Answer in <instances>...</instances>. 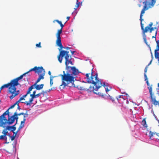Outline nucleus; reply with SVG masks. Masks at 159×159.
I'll return each instance as SVG.
<instances>
[{"instance_id": "nucleus-31", "label": "nucleus", "mask_w": 159, "mask_h": 159, "mask_svg": "<svg viewBox=\"0 0 159 159\" xmlns=\"http://www.w3.org/2000/svg\"><path fill=\"white\" fill-rule=\"evenodd\" d=\"M152 25H153L152 23L151 22L149 24L148 26H146V27H149V28H150L152 26Z\"/></svg>"}, {"instance_id": "nucleus-32", "label": "nucleus", "mask_w": 159, "mask_h": 159, "mask_svg": "<svg viewBox=\"0 0 159 159\" xmlns=\"http://www.w3.org/2000/svg\"><path fill=\"white\" fill-rule=\"evenodd\" d=\"M56 21L60 25L62 24L61 22V21H59L58 20H56Z\"/></svg>"}, {"instance_id": "nucleus-35", "label": "nucleus", "mask_w": 159, "mask_h": 159, "mask_svg": "<svg viewBox=\"0 0 159 159\" xmlns=\"http://www.w3.org/2000/svg\"><path fill=\"white\" fill-rule=\"evenodd\" d=\"M101 82L102 83V86H103L104 87H105L107 86V84H106L104 82L102 84V82L101 81Z\"/></svg>"}, {"instance_id": "nucleus-26", "label": "nucleus", "mask_w": 159, "mask_h": 159, "mask_svg": "<svg viewBox=\"0 0 159 159\" xmlns=\"http://www.w3.org/2000/svg\"><path fill=\"white\" fill-rule=\"evenodd\" d=\"M42 94V93H40L37 94L35 95V98H38Z\"/></svg>"}, {"instance_id": "nucleus-36", "label": "nucleus", "mask_w": 159, "mask_h": 159, "mask_svg": "<svg viewBox=\"0 0 159 159\" xmlns=\"http://www.w3.org/2000/svg\"><path fill=\"white\" fill-rule=\"evenodd\" d=\"M25 99L23 97H21L20 98V99H19V101L20 102L22 100H25Z\"/></svg>"}, {"instance_id": "nucleus-44", "label": "nucleus", "mask_w": 159, "mask_h": 159, "mask_svg": "<svg viewBox=\"0 0 159 159\" xmlns=\"http://www.w3.org/2000/svg\"><path fill=\"white\" fill-rule=\"evenodd\" d=\"M106 91L107 92L109 91V90L108 89L107 87L105 88Z\"/></svg>"}, {"instance_id": "nucleus-47", "label": "nucleus", "mask_w": 159, "mask_h": 159, "mask_svg": "<svg viewBox=\"0 0 159 159\" xmlns=\"http://www.w3.org/2000/svg\"><path fill=\"white\" fill-rule=\"evenodd\" d=\"M151 54L152 57V58H153V55L152 52H151Z\"/></svg>"}, {"instance_id": "nucleus-60", "label": "nucleus", "mask_w": 159, "mask_h": 159, "mask_svg": "<svg viewBox=\"0 0 159 159\" xmlns=\"http://www.w3.org/2000/svg\"><path fill=\"white\" fill-rule=\"evenodd\" d=\"M158 123H159V121L158 120Z\"/></svg>"}, {"instance_id": "nucleus-59", "label": "nucleus", "mask_w": 159, "mask_h": 159, "mask_svg": "<svg viewBox=\"0 0 159 159\" xmlns=\"http://www.w3.org/2000/svg\"><path fill=\"white\" fill-rule=\"evenodd\" d=\"M17 159H19L18 157L17 158Z\"/></svg>"}, {"instance_id": "nucleus-8", "label": "nucleus", "mask_w": 159, "mask_h": 159, "mask_svg": "<svg viewBox=\"0 0 159 159\" xmlns=\"http://www.w3.org/2000/svg\"><path fill=\"white\" fill-rule=\"evenodd\" d=\"M26 74H27L26 73H25L22 74V75H21L19 77H18L16 79H15L12 80L13 83H14V85H15L16 86L19 85V84L18 83V81L20 80L21 79L23 78V77Z\"/></svg>"}, {"instance_id": "nucleus-6", "label": "nucleus", "mask_w": 159, "mask_h": 159, "mask_svg": "<svg viewBox=\"0 0 159 159\" xmlns=\"http://www.w3.org/2000/svg\"><path fill=\"white\" fill-rule=\"evenodd\" d=\"M43 67L42 66L40 67L35 66L34 68L30 70L28 72H26V73L28 74L31 71H34L35 73H37L38 75H39L40 73H41V72H42V71H43Z\"/></svg>"}, {"instance_id": "nucleus-21", "label": "nucleus", "mask_w": 159, "mask_h": 159, "mask_svg": "<svg viewBox=\"0 0 159 159\" xmlns=\"http://www.w3.org/2000/svg\"><path fill=\"white\" fill-rule=\"evenodd\" d=\"M80 2H78V0H77V2L76 3V5L75 6L76 8H75L74 9L75 10H76L79 7L80 5Z\"/></svg>"}, {"instance_id": "nucleus-12", "label": "nucleus", "mask_w": 159, "mask_h": 159, "mask_svg": "<svg viewBox=\"0 0 159 159\" xmlns=\"http://www.w3.org/2000/svg\"><path fill=\"white\" fill-rule=\"evenodd\" d=\"M34 98H31L28 101L21 102L22 103H24L26 104L27 106H30L31 104L33 103L32 102L33 101L34 99Z\"/></svg>"}, {"instance_id": "nucleus-23", "label": "nucleus", "mask_w": 159, "mask_h": 159, "mask_svg": "<svg viewBox=\"0 0 159 159\" xmlns=\"http://www.w3.org/2000/svg\"><path fill=\"white\" fill-rule=\"evenodd\" d=\"M156 2V0H152L150 2H149L150 4H151L152 5L154 6Z\"/></svg>"}, {"instance_id": "nucleus-24", "label": "nucleus", "mask_w": 159, "mask_h": 159, "mask_svg": "<svg viewBox=\"0 0 159 159\" xmlns=\"http://www.w3.org/2000/svg\"><path fill=\"white\" fill-rule=\"evenodd\" d=\"M24 114V113L22 112L19 114L17 113L16 112H15L14 113V116H20L21 115H23Z\"/></svg>"}, {"instance_id": "nucleus-22", "label": "nucleus", "mask_w": 159, "mask_h": 159, "mask_svg": "<svg viewBox=\"0 0 159 159\" xmlns=\"http://www.w3.org/2000/svg\"><path fill=\"white\" fill-rule=\"evenodd\" d=\"M6 130V129H4L2 132V133L5 136H6L7 135H7V133H8V132Z\"/></svg>"}, {"instance_id": "nucleus-37", "label": "nucleus", "mask_w": 159, "mask_h": 159, "mask_svg": "<svg viewBox=\"0 0 159 159\" xmlns=\"http://www.w3.org/2000/svg\"><path fill=\"white\" fill-rule=\"evenodd\" d=\"M157 33V30H156L155 31V35L154 36H153L152 37V38H155L156 39V37Z\"/></svg>"}, {"instance_id": "nucleus-18", "label": "nucleus", "mask_w": 159, "mask_h": 159, "mask_svg": "<svg viewBox=\"0 0 159 159\" xmlns=\"http://www.w3.org/2000/svg\"><path fill=\"white\" fill-rule=\"evenodd\" d=\"M26 120V118H23V120L21 122L20 125L19 126L20 127L22 128L24 126V123Z\"/></svg>"}, {"instance_id": "nucleus-3", "label": "nucleus", "mask_w": 159, "mask_h": 159, "mask_svg": "<svg viewBox=\"0 0 159 159\" xmlns=\"http://www.w3.org/2000/svg\"><path fill=\"white\" fill-rule=\"evenodd\" d=\"M143 3L144 4V5L143 7V8L141 11L140 15V20L141 21V29L143 30V38L144 41L145 43H147V39L146 38V36L145 34V33L147 32L148 30H149L150 33H152V31L156 29L157 31L158 30V29L157 27H151L149 28L148 27H145V29L144 28L143 24L142 23V21L143 20V19L142 17L143 15V14L145 13V11L148 10L149 8H151L153 7L154 6L152 5L151 4L149 3V2L148 1H145L143 2Z\"/></svg>"}, {"instance_id": "nucleus-11", "label": "nucleus", "mask_w": 159, "mask_h": 159, "mask_svg": "<svg viewBox=\"0 0 159 159\" xmlns=\"http://www.w3.org/2000/svg\"><path fill=\"white\" fill-rule=\"evenodd\" d=\"M6 152L11 154L13 153H16V148L15 147L13 146L9 148L6 151Z\"/></svg>"}, {"instance_id": "nucleus-57", "label": "nucleus", "mask_w": 159, "mask_h": 159, "mask_svg": "<svg viewBox=\"0 0 159 159\" xmlns=\"http://www.w3.org/2000/svg\"><path fill=\"white\" fill-rule=\"evenodd\" d=\"M94 93H96V94H97V93H95V92H94Z\"/></svg>"}, {"instance_id": "nucleus-54", "label": "nucleus", "mask_w": 159, "mask_h": 159, "mask_svg": "<svg viewBox=\"0 0 159 159\" xmlns=\"http://www.w3.org/2000/svg\"><path fill=\"white\" fill-rule=\"evenodd\" d=\"M66 19H67V20H69V19H70V17H69V16H67V17H66Z\"/></svg>"}, {"instance_id": "nucleus-46", "label": "nucleus", "mask_w": 159, "mask_h": 159, "mask_svg": "<svg viewBox=\"0 0 159 159\" xmlns=\"http://www.w3.org/2000/svg\"><path fill=\"white\" fill-rule=\"evenodd\" d=\"M138 6L139 7H141L142 5L140 4H138Z\"/></svg>"}, {"instance_id": "nucleus-45", "label": "nucleus", "mask_w": 159, "mask_h": 159, "mask_svg": "<svg viewBox=\"0 0 159 159\" xmlns=\"http://www.w3.org/2000/svg\"><path fill=\"white\" fill-rule=\"evenodd\" d=\"M17 109L19 110H20L21 109V108L19 106H18Z\"/></svg>"}, {"instance_id": "nucleus-53", "label": "nucleus", "mask_w": 159, "mask_h": 159, "mask_svg": "<svg viewBox=\"0 0 159 159\" xmlns=\"http://www.w3.org/2000/svg\"><path fill=\"white\" fill-rule=\"evenodd\" d=\"M156 42L157 44L158 43L159 44V40L158 41L156 40Z\"/></svg>"}, {"instance_id": "nucleus-56", "label": "nucleus", "mask_w": 159, "mask_h": 159, "mask_svg": "<svg viewBox=\"0 0 159 159\" xmlns=\"http://www.w3.org/2000/svg\"><path fill=\"white\" fill-rule=\"evenodd\" d=\"M157 59H158V61H159V57Z\"/></svg>"}, {"instance_id": "nucleus-28", "label": "nucleus", "mask_w": 159, "mask_h": 159, "mask_svg": "<svg viewBox=\"0 0 159 159\" xmlns=\"http://www.w3.org/2000/svg\"><path fill=\"white\" fill-rule=\"evenodd\" d=\"M153 133L151 131H150L149 135L150 138L153 136Z\"/></svg>"}, {"instance_id": "nucleus-42", "label": "nucleus", "mask_w": 159, "mask_h": 159, "mask_svg": "<svg viewBox=\"0 0 159 159\" xmlns=\"http://www.w3.org/2000/svg\"><path fill=\"white\" fill-rule=\"evenodd\" d=\"M48 74H49V75L50 76V77H51L52 76V75H51V72L50 71H49L48 72Z\"/></svg>"}, {"instance_id": "nucleus-20", "label": "nucleus", "mask_w": 159, "mask_h": 159, "mask_svg": "<svg viewBox=\"0 0 159 159\" xmlns=\"http://www.w3.org/2000/svg\"><path fill=\"white\" fill-rule=\"evenodd\" d=\"M56 77L55 76H52L51 77H50V86L51 87L53 84V80L54 77Z\"/></svg>"}, {"instance_id": "nucleus-52", "label": "nucleus", "mask_w": 159, "mask_h": 159, "mask_svg": "<svg viewBox=\"0 0 159 159\" xmlns=\"http://www.w3.org/2000/svg\"><path fill=\"white\" fill-rule=\"evenodd\" d=\"M66 48L67 50H68V49H70V48L69 47H66V48Z\"/></svg>"}, {"instance_id": "nucleus-27", "label": "nucleus", "mask_w": 159, "mask_h": 159, "mask_svg": "<svg viewBox=\"0 0 159 159\" xmlns=\"http://www.w3.org/2000/svg\"><path fill=\"white\" fill-rule=\"evenodd\" d=\"M41 42H39L38 43H37L36 44V46L38 48H41Z\"/></svg>"}, {"instance_id": "nucleus-16", "label": "nucleus", "mask_w": 159, "mask_h": 159, "mask_svg": "<svg viewBox=\"0 0 159 159\" xmlns=\"http://www.w3.org/2000/svg\"><path fill=\"white\" fill-rule=\"evenodd\" d=\"M62 30L61 29L59 30H58L56 34V36L57 38H61L60 34L62 33Z\"/></svg>"}, {"instance_id": "nucleus-34", "label": "nucleus", "mask_w": 159, "mask_h": 159, "mask_svg": "<svg viewBox=\"0 0 159 159\" xmlns=\"http://www.w3.org/2000/svg\"><path fill=\"white\" fill-rule=\"evenodd\" d=\"M15 105L14 104H13V105H12V106H11L10 107H9V109H8L7 110H8V111L9 112V110L10 109H11V108H13L15 106Z\"/></svg>"}, {"instance_id": "nucleus-58", "label": "nucleus", "mask_w": 159, "mask_h": 159, "mask_svg": "<svg viewBox=\"0 0 159 159\" xmlns=\"http://www.w3.org/2000/svg\"><path fill=\"white\" fill-rule=\"evenodd\" d=\"M120 97H121V96H119V98H120Z\"/></svg>"}, {"instance_id": "nucleus-13", "label": "nucleus", "mask_w": 159, "mask_h": 159, "mask_svg": "<svg viewBox=\"0 0 159 159\" xmlns=\"http://www.w3.org/2000/svg\"><path fill=\"white\" fill-rule=\"evenodd\" d=\"M16 123L15 125L11 126H7L6 128V130H11V131L13 132L16 129V127H15Z\"/></svg>"}, {"instance_id": "nucleus-39", "label": "nucleus", "mask_w": 159, "mask_h": 159, "mask_svg": "<svg viewBox=\"0 0 159 159\" xmlns=\"http://www.w3.org/2000/svg\"><path fill=\"white\" fill-rule=\"evenodd\" d=\"M20 102L18 100V101H17L16 102L14 103V104L16 105H17L18 106H19V103Z\"/></svg>"}, {"instance_id": "nucleus-10", "label": "nucleus", "mask_w": 159, "mask_h": 159, "mask_svg": "<svg viewBox=\"0 0 159 159\" xmlns=\"http://www.w3.org/2000/svg\"><path fill=\"white\" fill-rule=\"evenodd\" d=\"M56 43L57 45L60 48V49H59L60 51L63 48L61 43V38H57Z\"/></svg>"}, {"instance_id": "nucleus-40", "label": "nucleus", "mask_w": 159, "mask_h": 159, "mask_svg": "<svg viewBox=\"0 0 159 159\" xmlns=\"http://www.w3.org/2000/svg\"><path fill=\"white\" fill-rule=\"evenodd\" d=\"M3 139L5 140L6 143H9L8 142H7V138L6 136H5V138Z\"/></svg>"}, {"instance_id": "nucleus-4", "label": "nucleus", "mask_w": 159, "mask_h": 159, "mask_svg": "<svg viewBox=\"0 0 159 159\" xmlns=\"http://www.w3.org/2000/svg\"><path fill=\"white\" fill-rule=\"evenodd\" d=\"M18 116H14V115L10 117L9 112L7 110L0 116V126L4 127L6 125H11L16 120V124L18 119Z\"/></svg>"}, {"instance_id": "nucleus-2", "label": "nucleus", "mask_w": 159, "mask_h": 159, "mask_svg": "<svg viewBox=\"0 0 159 159\" xmlns=\"http://www.w3.org/2000/svg\"><path fill=\"white\" fill-rule=\"evenodd\" d=\"M93 69H91L92 71L90 76H89L90 75V73L86 74L85 76L87 82L93 84L94 87H93L92 88L90 85L87 86L86 85L81 87L82 89L92 90V89H93V90L98 91V90L102 87V83L101 82L100 79L98 78V74H96L95 75H93Z\"/></svg>"}, {"instance_id": "nucleus-1", "label": "nucleus", "mask_w": 159, "mask_h": 159, "mask_svg": "<svg viewBox=\"0 0 159 159\" xmlns=\"http://www.w3.org/2000/svg\"><path fill=\"white\" fill-rule=\"evenodd\" d=\"M69 52L65 50L60 51V53L57 56L58 61L60 63L62 62L63 57L65 56V64L67 71H63V75H60L59 76L61 77L62 83L60 85V88L64 89L66 86L68 85L70 83H71L72 85L75 87L74 82L76 80L77 75L79 72L78 70L75 66H69V64L73 65L71 61V57L69 54Z\"/></svg>"}, {"instance_id": "nucleus-48", "label": "nucleus", "mask_w": 159, "mask_h": 159, "mask_svg": "<svg viewBox=\"0 0 159 159\" xmlns=\"http://www.w3.org/2000/svg\"><path fill=\"white\" fill-rule=\"evenodd\" d=\"M22 128L20 127L19 126V128H18L17 131H18L19 130H20Z\"/></svg>"}, {"instance_id": "nucleus-51", "label": "nucleus", "mask_w": 159, "mask_h": 159, "mask_svg": "<svg viewBox=\"0 0 159 159\" xmlns=\"http://www.w3.org/2000/svg\"><path fill=\"white\" fill-rule=\"evenodd\" d=\"M152 60H151V61H150V63H149V64H148V66L152 62Z\"/></svg>"}, {"instance_id": "nucleus-5", "label": "nucleus", "mask_w": 159, "mask_h": 159, "mask_svg": "<svg viewBox=\"0 0 159 159\" xmlns=\"http://www.w3.org/2000/svg\"><path fill=\"white\" fill-rule=\"evenodd\" d=\"M14 83L13 81L11 80L10 83L5 84L1 87V89H2L5 88H7L9 87L8 92L11 94V95L10 97L11 99H12L20 93L19 90H16V86L14 85Z\"/></svg>"}, {"instance_id": "nucleus-29", "label": "nucleus", "mask_w": 159, "mask_h": 159, "mask_svg": "<svg viewBox=\"0 0 159 159\" xmlns=\"http://www.w3.org/2000/svg\"><path fill=\"white\" fill-rule=\"evenodd\" d=\"M155 50L159 51V44L158 43L157 44L156 49Z\"/></svg>"}, {"instance_id": "nucleus-33", "label": "nucleus", "mask_w": 159, "mask_h": 159, "mask_svg": "<svg viewBox=\"0 0 159 159\" xmlns=\"http://www.w3.org/2000/svg\"><path fill=\"white\" fill-rule=\"evenodd\" d=\"M23 115V118H25L26 117H27L28 116V114L27 113V112H26V113H24V114Z\"/></svg>"}, {"instance_id": "nucleus-49", "label": "nucleus", "mask_w": 159, "mask_h": 159, "mask_svg": "<svg viewBox=\"0 0 159 159\" xmlns=\"http://www.w3.org/2000/svg\"><path fill=\"white\" fill-rule=\"evenodd\" d=\"M70 52H71L72 53V55L73 54L74 52H75V51H71Z\"/></svg>"}, {"instance_id": "nucleus-25", "label": "nucleus", "mask_w": 159, "mask_h": 159, "mask_svg": "<svg viewBox=\"0 0 159 159\" xmlns=\"http://www.w3.org/2000/svg\"><path fill=\"white\" fill-rule=\"evenodd\" d=\"M11 138V141H13L14 140L16 137V135H13V136H11L10 134L8 135Z\"/></svg>"}, {"instance_id": "nucleus-7", "label": "nucleus", "mask_w": 159, "mask_h": 159, "mask_svg": "<svg viewBox=\"0 0 159 159\" xmlns=\"http://www.w3.org/2000/svg\"><path fill=\"white\" fill-rule=\"evenodd\" d=\"M37 84H34L33 85L30 86V88L32 87L31 90L33 89H36L37 90H40L42 89L43 87V84H41L40 85H37Z\"/></svg>"}, {"instance_id": "nucleus-15", "label": "nucleus", "mask_w": 159, "mask_h": 159, "mask_svg": "<svg viewBox=\"0 0 159 159\" xmlns=\"http://www.w3.org/2000/svg\"><path fill=\"white\" fill-rule=\"evenodd\" d=\"M141 124L145 128H147L148 127V125L146 123L145 118L143 119L141 123Z\"/></svg>"}, {"instance_id": "nucleus-14", "label": "nucleus", "mask_w": 159, "mask_h": 159, "mask_svg": "<svg viewBox=\"0 0 159 159\" xmlns=\"http://www.w3.org/2000/svg\"><path fill=\"white\" fill-rule=\"evenodd\" d=\"M148 67V66H147L145 68L144 76V78H145V80L146 81V83H147V84L148 86H149L150 84H149L148 82V78L147 77L146 74V73L147 71Z\"/></svg>"}, {"instance_id": "nucleus-41", "label": "nucleus", "mask_w": 159, "mask_h": 159, "mask_svg": "<svg viewBox=\"0 0 159 159\" xmlns=\"http://www.w3.org/2000/svg\"><path fill=\"white\" fill-rule=\"evenodd\" d=\"M18 132V131H17L16 132H14V131L13 132V134H15L14 135H16H16Z\"/></svg>"}, {"instance_id": "nucleus-9", "label": "nucleus", "mask_w": 159, "mask_h": 159, "mask_svg": "<svg viewBox=\"0 0 159 159\" xmlns=\"http://www.w3.org/2000/svg\"><path fill=\"white\" fill-rule=\"evenodd\" d=\"M45 74V72L43 69V71H42V72H41V73H40L39 75V77L34 84H37L41 80L43 79H44V76Z\"/></svg>"}, {"instance_id": "nucleus-55", "label": "nucleus", "mask_w": 159, "mask_h": 159, "mask_svg": "<svg viewBox=\"0 0 159 159\" xmlns=\"http://www.w3.org/2000/svg\"><path fill=\"white\" fill-rule=\"evenodd\" d=\"M100 95H101L102 96H104V95H103V93H102V95L100 94Z\"/></svg>"}, {"instance_id": "nucleus-43", "label": "nucleus", "mask_w": 159, "mask_h": 159, "mask_svg": "<svg viewBox=\"0 0 159 159\" xmlns=\"http://www.w3.org/2000/svg\"><path fill=\"white\" fill-rule=\"evenodd\" d=\"M61 28L60 29H61V30H62V29L64 27V25L62 24L61 25Z\"/></svg>"}, {"instance_id": "nucleus-50", "label": "nucleus", "mask_w": 159, "mask_h": 159, "mask_svg": "<svg viewBox=\"0 0 159 159\" xmlns=\"http://www.w3.org/2000/svg\"><path fill=\"white\" fill-rule=\"evenodd\" d=\"M36 91H34L33 92V94H35V95H36Z\"/></svg>"}, {"instance_id": "nucleus-17", "label": "nucleus", "mask_w": 159, "mask_h": 159, "mask_svg": "<svg viewBox=\"0 0 159 159\" xmlns=\"http://www.w3.org/2000/svg\"><path fill=\"white\" fill-rule=\"evenodd\" d=\"M32 87L31 88H29L28 91H27V93L26 94L23 95V97L25 98L28 94H30V91H31V89Z\"/></svg>"}, {"instance_id": "nucleus-19", "label": "nucleus", "mask_w": 159, "mask_h": 159, "mask_svg": "<svg viewBox=\"0 0 159 159\" xmlns=\"http://www.w3.org/2000/svg\"><path fill=\"white\" fill-rule=\"evenodd\" d=\"M157 50L154 51L155 57L156 59H157L159 57V52H157Z\"/></svg>"}, {"instance_id": "nucleus-30", "label": "nucleus", "mask_w": 159, "mask_h": 159, "mask_svg": "<svg viewBox=\"0 0 159 159\" xmlns=\"http://www.w3.org/2000/svg\"><path fill=\"white\" fill-rule=\"evenodd\" d=\"M5 135H1L0 136V139H3L5 138Z\"/></svg>"}, {"instance_id": "nucleus-38", "label": "nucleus", "mask_w": 159, "mask_h": 159, "mask_svg": "<svg viewBox=\"0 0 159 159\" xmlns=\"http://www.w3.org/2000/svg\"><path fill=\"white\" fill-rule=\"evenodd\" d=\"M30 97H31V98H35V95L34 94L32 93V94H30Z\"/></svg>"}]
</instances>
